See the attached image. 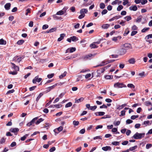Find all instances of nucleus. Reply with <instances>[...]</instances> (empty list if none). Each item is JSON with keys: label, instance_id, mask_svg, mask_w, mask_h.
Wrapping results in <instances>:
<instances>
[{"label": "nucleus", "instance_id": "obj_1", "mask_svg": "<svg viewBox=\"0 0 152 152\" xmlns=\"http://www.w3.org/2000/svg\"><path fill=\"white\" fill-rule=\"evenodd\" d=\"M145 136V133H139L137 132L134 134L132 137V138L135 139H141L144 137Z\"/></svg>", "mask_w": 152, "mask_h": 152}, {"label": "nucleus", "instance_id": "obj_2", "mask_svg": "<svg viewBox=\"0 0 152 152\" xmlns=\"http://www.w3.org/2000/svg\"><path fill=\"white\" fill-rule=\"evenodd\" d=\"M11 70H14L15 71H10L9 72L10 74H12L13 75H16L18 73V72L19 71V67H11Z\"/></svg>", "mask_w": 152, "mask_h": 152}, {"label": "nucleus", "instance_id": "obj_3", "mask_svg": "<svg viewBox=\"0 0 152 152\" xmlns=\"http://www.w3.org/2000/svg\"><path fill=\"white\" fill-rule=\"evenodd\" d=\"M114 86L115 88H118L126 87V86L123 83L119 82H117L115 83Z\"/></svg>", "mask_w": 152, "mask_h": 152}, {"label": "nucleus", "instance_id": "obj_4", "mask_svg": "<svg viewBox=\"0 0 152 152\" xmlns=\"http://www.w3.org/2000/svg\"><path fill=\"white\" fill-rule=\"evenodd\" d=\"M123 48L127 50H128L132 48V45L129 43H125L123 45Z\"/></svg>", "mask_w": 152, "mask_h": 152}, {"label": "nucleus", "instance_id": "obj_5", "mask_svg": "<svg viewBox=\"0 0 152 152\" xmlns=\"http://www.w3.org/2000/svg\"><path fill=\"white\" fill-rule=\"evenodd\" d=\"M86 107L88 110H91L92 111L95 110L97 107L96 106H91L90 104H87L86 105Z\"/></svg>", "mask_w": 152, "mask_h": 152}, {"label": "nucleus", "instance_id": "obj_6", "mask_svg": "<svg viewBox=\"0 0 152 152\" xmlns=\"http://www.w3.org/2000/svg\"><path fill=\"white\" fill-rule=\"evenodd\" d=\"M24 58V57L23 56L22 57H19V56H15L13 58V59L16 62L19 63L22 59L23 58Z\"/></svg>", "mask_w": 152, "mask_h": 152}, {"label": "nucleus", "instance_id": "obj_7", "mask_svg": "<svg viewBox=\"0 0 152 152\" xmlns=\"http://www.w3.org/2000/svg\"><path fill=\"white\" fill-rule=\"evenodd\" d=\"M106 64H107V65L105 66H110L111 65L110 64L107 63V61H103L99 65L96 66H101Z\"/></svg>", "mask_w": 152, "mask_h": 152}, {"label": "nucleus", "instance_id": "obj_8", "mask_svg": "<svg viewBox=\"0 0 152 152\" xmlns=\"http://www.w3.org/2000/svg\"><path fill=\"white\" fill-rule=\"evenodd\" d=\"M42 80V78H39L38 76H37L33 80L32 82L33 83H36L37 82H39Z\"/></svg>", "mask_w": 152, "mask_h": 152}, {"label": "nucleus", "instance_id": "obj_9", "mask_svg": "<svg viewBox=\"0 0 152 152\" xmlns=\"http://www.w3.org/2000/svg\"><path fill=\"white\" fill-rule=\"evenodd\" d=\"M57 84H56L52 86L46 88V91L47 92L50 91L51 90L53 89L55 87L57 86Z\"/></svg>", "mask_w": 152, "mask_h": 152}, {"label": "nucleus", "instance_id": "obj_10", "mask_svg": "<svg viewBox=\"0 0 152 152\" xmlns=\"http://www.w3.org/2000/svg\"><path fill=\"white\" fill-rule=\"evenodd\" d=\"M102 149L104 151H110L111 150V148L110 146H107L102 147Z\"/></svg>", "mask_w": 152, "mask_h": 152}, {"label": "nucleus", "instance_id": "obj_11", "mask_svg": "<svg viewBox=\"0 0 152 152\" xmlns=\"http://www.w3.org/2000/svg\"><path fill=\"white\" fill-rule=\"evenodd\" d=\"M126 50L124 48H123L119 51V54L121 55H123L126 53Z\"/></svg>", "mask_w": 152, "mask_h": 152}, {"label": "nucleus", "instance_id": "obj_12", "mask_svg": "<svg viewBox=\"0 0 152 152\" xmlns=\"http://www.w3.org/2000/svg\"><path fill=\"white\" fill-rule=\"evenodd\" d=\"M105 113L103 112H98L95 113V114L96 116H102L104 115Z\"/></svg>", "mask_w": 152, "mask_h": 152}, {"label": "nucleus", "instance_id": "obj_13", "mask_svg": "<svg viewBox=\"0 0 152 152\" xmlns=\"http://www.w3.org/2000/svg\"><path fill=\"white\" fill-rule=\"evenodd\" d=\"M11 4L10 3H7L4 5V8L6 10H8L10 9L11 7Z\"/></svg>", "mask_w": 152, "mask_h": 152}, {"label": "nucleus", "instance_id": "obj_14", "mask_svg": "<svg viewBox=\"0 0 152 152\" xmlns=\"http://www.w3.org/2000/svg\"><path fill=\"white\" fill-rule=\"evenodd\" d=\"M19 130V129L18 128H11L10 131L12 132L15 133L18 132Z\"/></svg>", "mask_w": 152, "mask_h": 152}, {"label": "nucleus", "instance_id": "obj_15", "mask_svg": "<svg viewBox=\"0 0 152 152\" xmlns=\"http://www.w3.org/2000/svg\"><path fill=\"white\" fill-rule=\"evenodd\" d=\"M65 34H61L60 35V37L58 39V41H61V40L63 39L64 37L65 36Z\"/></svg>", "mask_w": 152, "mask_h": 152}, {"label": "nucleus", "instance_id": "obj_16", "mask_svg": "<svg viewBox=\"0 0 152 152\" xmlns=\"http://www.w3.org/2000/svg\"><path fill=\"white\" fill-rule=\"evenodd\" d=\"M80 14L87 13L88 12V10L86 9H82L80 12Z\"/></svg>", "mask_w": 152, "mask_h": 152}, {"label": "nucleus", "instance_id": "obj_17", "mask_svg": "<svg viewBox=\"0 0 152 152\" xmlns=\"http://www.w3.org/2000/svg\"><path fill=\"white\" fill-rule=\"evenodd\" d=\"M84 98L83 97H81L78 99H75V103H78L80 102L83 101L84 100Z\"/></svg>", "mask_w": 152, "mask_h": 152}, {"label": "nucleus", "instance_id": "obj_18", "mask_svg": "<svg viewBox=\"0 0 152 152\" xmlns=\"http://www.w3.org/2000/svg\"><path fill=\"white\" fill-rule=\"evenodd\" d=\"M130 10L136 11L137 10V8L136 5H134L133 7H130L129 8Z\"/></svg>", "mask_w": 152, "mask_h": 152}, {"label": "nucleus", "instance_id": "obj_19", "mask_svg": "<svg viewBox=\"0 0 152 152\" xmlns=\"http://www.w3.org/2000/svg\"><path fill=\"white\" fill-rule=\"evenodd\" d=\"M90 47L91 48H96L98 47V46L96 45L94 42L90 45Z\"/></svg>", "mask_w": 152, "mask_h": 152}, {"label": "nucleus", "instance_id": "obj_20", "mask_svg": "<svg viewBox=\"0 0 152 152\" xmlns=\"http://www.w3.org/2000/svg\"><path fill=\"white\" fill-rule=\"evenodd\" d=\"M110 26V25L108 24H105L102 26V27L103 28L106 29L108 28Z\"/></svg>", "mask_w": 152, "mask_h": 152}, {"label": "nucleus", "instance_id": "obj_21", "mask_svg": "<svg viewBox=\"0 0 152 152\" xmlns=\"http://www.w3.org/2000/svg\"><path fill=\"white\" fill-rule=\"evenodd\" d=\"M71 40L73 42H75L78 40V38L76 36H73L70 37Z\"/></svg>", "mask_w": 152, "mask_h": 152}, {"label": "nucleus", "instance_id": "obj_22", "mask_svg": "<svg viewBox=\"0 0 152 152\" xmlns=\"http://www.w3.org/2000/svg\"><path fill=\"white\" fill-rule=\"evenodd\" d=\"M128 61L130 64H134L135 62V59L134 58H131Z\"/></svg>", "mask_w": 152, "mask_h": 152}, {"label": "nucleus", "instance_id": "obj_23", "mask_svg": "<svg viewBox=\"0 0 152 152\" xmlns=\"http://www.w3.org/2000/svg\"><path fill=\"white\" fill-rule=\"evenodd\" d=\"M127 104H124L121 105V106H119L117 108V109L120 110L123 108L125 106H127Z\"/></svg>", "mask_w": 152, "mask_h": 152}, {"label": "nucleus", "instance_id": "obj_24", "mask_svg": "<svg viewBox=\"0 0 152 152\" xmlns=\"http://www.w3.org/2000/svg\"><path fill=\"white\" fill-rule=\"evenodd\" d=\"M93 55L91 54H89L88 55H86L84 57V58L85 60H87L88 59H89L92 56H93Z\"/></svg>", "mask_w": 152, "mask_h": 152}, {"label": "nucleus", "instance_id": "obj_25", "mask_svg": "<svg viewBox=\"0 0 152 152\" xmlns=\"http://www.w3.org/2000/svg\"><path fill=\"white\" fill-rule=\"evenodd\" d=\"M105 69L103 68H101L99 70H97V72L98 74H100L104 72Z\"/></svg>", "mask_w": 152, "mask_h": 152}, {"label": "nucleus", "instance_id": "obj_26", "mask_svg": "<svg viewBox=\"0 0 152 152\" xmlns=\"http://www.w3.org/2000/svg\"><path fill=\"white\" fill-rule=\"evenodd\" d=\"M64 13V11L61 10L58 12L56 13V15H63Z\"/></svg>", "mask_w": 152, "mask_h": 152}, {"label": "nucleus", "instance_id": "obj_27", "mask_svg": "<svg viewBox=\"0 0 152 152\" xmlns=\"http://www.w3.org/2000/svg\"><path fill=\"white\" fill-rule=\"evenodd\" d=\"M24 42V41L23 39L18 40L17 42V44L18 45H22Z\"/></svg>", "mask_w": 152, "mask_h": 152}, {"label": "nucleus", "instance_id": "obj_28", "mask_svg": "<svg viewBox=\"0 0 152 152\" xmlns=\"http://www.w3.org/2000/svg\"><path fill=\"white\" fill-rule=\"evenodd\" d=\"M69 48V53H72V52L75 51L76 50V49L75 48V47H72V48Z\"/></svg>", "mask_w": 152, "mask_h": 152}, {"label": "nucleus", "instance_id": "obj_29", "mask_svg": "<svg viewBox=\"0 0 152 152\" xmlns=\"http://www.w3.org/2000/svg\"><path fill=\"white\" fill-rule=\"evenodd\" d=\"M150 29V28L148 27V28H144L143 29H142L141 30V32L142 33H145V32L146 31H148Z\"/></svg>", "mask_w": 152, "mask_h": 152}, {"label": "nucleus", "instance_id": "obj_30", "mask_svg": "<svg viewBox=\"0 0 152 152\" xmlns=\"http://www.w3.org/2000/svg\"><path fill=\"white\" fill-rule=\"evenodd\" d=\"M56 15H54L53 16L55 20L61 19L62 18L61 17H59L56 16Z\"/></svg>", "mask_w": 152, "mask_h": 152}, {"label": "nucleus", "instance_id": "obj_31", "mask_svg": "<svg viewBox=\"0 0 152 152\" xmlns=\"http://www.w3.org/2000/svg\"><path fill=\"white\" fill-rule=\"evenodd\" d=\"M150 122L151 123L150 124L151 125V124L152 123V121H151V122L149 121H145L143 122V124L145 125L146 126L148 125Z\"/></svg>", "mask_w": 152, "mask_h": 152}, {"label": "nucleus", "instance_id": "obj_32", "mask_svg": "<svg viewBox=\"0 0 152 152\" xmlns=\"http://www.w3.org/2000/svg\"><path fill=\"white\" fill-rule=\"evenodd\" d=\"M6 42L3 39H0V45H5Z\"/></svg>", "mask_w": 152, "mask_h": 152}, {"label": "nucleus", "instance_id": "obj_33", "mask_svg": "<svg viewBox=\"0 0 152 152\" xmlns=\"http://www.w3.org/2000/svg\"><path fill=\"white\" fill-rule=\"evenodd\" d=\"M100 8L101 9H103L105 8V5L104 3H101L99 4Z\"/></svg>", "mask_w": 152, "mask_h": 152}, {"label": "nucleus", "instance_id": "obj_34", "mask_svg": "<svg viewBox=\"0 0 152 152\" xmlns=\"http://www.w3.org/2000/svg\"><path fill=\"white\" fill-rule=\"evenodd\" d=\"M28 134H26L23 137H21L20 138L21 140L22 141L24 140L28 136Z\"/></svg>", "mask_w": 152, "mask_h": 152}, {"label": "nucleus", "instance_id": "obj_35", "mask_svg": "<svg viewBox=\"0 0 152 152\" xmlns=\"http://www.w3.org/2000/svg\"><path fill=\"white\" fill-rule=\"evenodd\" d=\"M61 106V105L59 104H55V105H51L50 107H56L57 108H59Z\"/></svg>", "mask_w": 152, "mask_h": 152}, {"label": "nucleus", "instance_id": "obj_36", "mask_svg": "<svg viewBox=\"0 0 152 152\" xmlns=\"http://www.w3.org/2000/svg\"><path fill=\"white\" fill-rule=\"evenodd\" d=\"M66 73L67 72H64L61 75L59 76V78L60 79H61L63 78L66 75Z\"/></svg>", "mask_w": 152, "mask_h": 152}, {"label": "nucleus", "instance_id": "obj_37", "mask_svg": "<svg viewBox=\"0 0 152 152\" xmlns=\"http://www.w3.org/2000/svg\"><path fill=\"white\" fill-rule=\"evenodd\" d=\"M124 19H125L127 21L131 20L132 19L131 17L130 16H127L124 17Z\"/></svg>", "mask_w": 152, "mask_h": 152}, {"label": "nucleus", "instance_id": "obj_38", "mask_svg": "<svg viewBox=\"0 0 152 152\" xmlns=\"http://www.w3.org/2000/svg\"><path fill=\"white\" fill-rule=\"evenodd\" d=\"M127 87L129 88H135V86L134 85H133L132 84L129 83L127 85Z\"/></svg>", "mask_w": 152, "mask_h": 152}, {"label": "nucleus", "instance_id": "obj_39", "mask_svg": "<svg viewBox=\"0 0 152 152\" xmlns=\"http://www.w3.org/2000/svg\"><path fill=\"white\" fill-rule=\"evenodd\" d=\"M72 105V103L71 102H69L65 105V107L66 108L68 107H71Z\"/></svg>", "mask_w": 152, "mask_h": 152}, {"label": "nucleus", "instance_id": "obj_40", "mask_svg": "<svg viewBox=\"0 0 152 152\" xmlns=\"http://www.w3.org/2000/svg\"><path fill=\"white\" fill-rule=\"evenodd\" d=\"M137 148V145H135L133 147H130L129 149V150L130 151H133L135 150Z\"/></svg>", "mask_w": 152, "mask_h": 152}, {"label": "nucleus", "instance_id": "obj_41", "mask_svg": "<svg viewBox=\"0 0 152 152\" xmlns=\"http://www.w3.org/2000/svg\"><path fill=\"white\" fill-rule=\"evenodd\" d=\"M123 8V7L122 5H119L117 8V10L118 11H120Z\"/></svg>", "mask_w": 152, "mask_h": 152}, {"label": "nucleus", "instance_id": "obj_42", "mask_svg": "<svg viewBox=\"0 0 152 152\" xmlns=\"http://www.w3.org/2000/svg\"><path fill=\"white\" fill-rule=\"evenodd\" d=\"M142 19V17L139 16L138 18H137L136 20V22L137 23H140V22Z\"/></svg>", "mask_w": 152, "mask_h": 152}, {"label": "nucleus", "instance_id": "obj_43", "mask_svg": "<svg viewBox=\"0 0 152 152\" xmlns=\"http://www.w3.org/2000/svg\"><path fill=\"white\" fill-rule=\"evenodd\" d=\"M44 120L42 118H40L36 122V124H38L40 123L41 122L43 121Z\"/></svg>", "mask_w": 152, "mask_h": 152}, {"label": "nucleus", "instance_id": "obj_44", "mask_svg": "<svg viewBox=\"0 0 152 152\" xmlns=\"http://www.w3.org/2000/svg\"><path fill=\"white\" fill-rule=\"evenodd\" d=\"M152 38V34H151L147 35L145 38V39H148L149 38Z\"/></svg>", "mask_w": 152, "mask_h": 152}, {"label": "nucleus", "instance_id": "obj_45", "mask_svg": "<svg viewBox=\"0 0 152 152\" xmlns=\"http://www.w3.org/2000/svg\"><path fill=\"white\" fill-rule=\"evenodd\" d=\"M129 32V30L128 28H127L126 29V31H125V32L124 34V36H126L127 35Z\"/></svg>", "mask_w": 152, "mask_h": 152}, {"label": "nucleus", "instance_id": "obj_46", "mask_svg": "<svg viewBox=\"0 0 152 152\" xmlns=\"http://www.w3.org/2000/svg\"><path fill=\"white\" fill-rule=\"evenodd\" d=\"M6 139L4 137H2L0 141V143L1 144H3L5 142Z\"/></svg>", "mask_w": 152, "mask_h": 152}, {"label": "nucleus", "instance_id": "obj_47", "mask_svg": "<svg viewBox=\"0 0 152 152\" xmlns=\"http://www.w3.org/2000/svg\"><path fill=\"white\" fill-rule=\"evenodd\" d=\"M120 123L121 122L119 121H115L113 123V124L115 126H118L120 124Z\"/></svg>", "mask_w": 152, "mask_h": 152}, {"label": "nucleus", "instance_id": "obj_48", "mask_svg": "<svg viewBox=\"0 0 152 152\" xmlns=\"http://www.w3.org/2000/svg\"><path fill=\"white\" fill-rule=\"evenodd\" d=\"M125 111L123 110L121 111V114L120 115V116H124L125 115Z\"/></svg>", "mask_w": 152, "mask_h": 152}, {"label": "nucleus", "instance_id": "obj_49", "mask_svg": "<svg viewBox=\"0 0 152 152\" xmlns=\"http://www.w3.org/2000/svg\"><path fill=\"white\" fill-rule=\"evenodd\" d=\"M93 139L94 140L98 139L102 140V137L101 136H96L95 137H94Z\"/></svg>", "mask_w": 152, "mask_h": 152}, {"label": "nucleus", "instance_id": "obj_50", "mask_svg": "<svg viewBox=\"0 0 152 152\" xmlns=\"http://www.w3.org/2000/svg\"><path fill=\"white\" fill-rule=\"evenodd\" d=\"M139 116L138 115H133L131 116V118L132 119L134 120L135 118H138Z\"/></svg>", "mask_w": 152, "mask_h": 152}, {"label": "nucleus", "instance_id": "obj_51", "mask_svg": "<svg viewBox=\"0 0 152 152\" xmlns=\"http://www.w3.org/2000/svg\"><path fill=\"white\" fill-rule=\"evenodd\" d=\"M81 14L78 16V18L80 19H81L83 18L85 15L84 13Z\"/></svg>", "mask_w": 152, "mask_h": 152}, {"label": "nucleus", "instance_id": "obj_52", "mask_svg": "<svg viewBox=\"0 0 152 152\" xmlns=\"http://www.w3.org/2000/svg\"><path fill=\"white\" fill-rule=\"evenodd\" d=\"M42 95L43 94L42 93H40L37 97V98L36 99V101L37 102L39 99L41 97V96H42Z\"/></svg>", "mask_w": 152, "mask_h": 152}, {"label": "nucleus", "instance_id": "obj_53", "mask_svg": "<svg viewBox=\"0 0 152 152\" xmlns=\"http://www.w3.org/2000/svg\"><path fill=\"white\" fill-rule=\"evenodd\" d=\"M152 146V145L151 144H147L146 145V148L147 149H149Z\"/></svg>", "mask_w": 152, "mask_h": 152}, {"label": "nucleus", "instance_id": "obj_54", "mask_svg": "<svg viewBox=\"0 0 152 152\" xmlns=\"http://www.w3.org/2000/svg\"><path fill=\"white\" fill-rule=\"evenodd\" d=\"M54 75V74L52 73L48 75L47 77L49 79L52 78Z\"/></svg>", "mask_w": 152, "mask_h": 152}, {"label": "nucleus", "instance_id": "obj_55", "mask_svg": "<svg viewBox=\"0 0 152 152\" xmlns=\"http://www.w3.org/2000/svg\"><path fill=\"white\" fill-rule=\"evenodd\" d=\"M48 27V25L47 24H45L43 26L42 28L43 29H46Z\"/></svg>", "mask_w": 152, "mask_h": 152}, {"label": "nucleus", "instance_id": "obj_56", "mask_svg": "<svg viewBox=\"0 0 152 152\" xmlns=\"http://www.w3.org/2000/svg\"><path fill=\"white\" fill-rule=\"evenodd\" d=\"M133 121L130 119H129L126 120V124H129L132 123Z\"/></svg>", "mask_w": 152, "mask_h": 152}, {"label": "nucleus", "instance_id": "obj_57", "mask_svg": "<svg viewBox=\"0 0 152 152\" xmlns=\"http://www.w3.org/2000/svg\"><path fill=\"white\" fill-rule=\"evenodd\" d=\"M15 91V90L14 89H12L11 90H9L8 91L7 93V94H11L13 93Z\"/></svg>", "mask_w": 152, "mask_h": 152}, {"label": "nucleus", "instance_id": "obj_58", "mask_svg": "<svg viewBox=\"0 0 152 152\" xmlns=\"http://www.w3.org/2000/svg\"><path fill=\"white\" fill-rule=\"evenodd\" d=\"M137 33V31H132L131 33V36H133L135 35Z\"/></svg>", "mask_w": 152, "mask_h": 152}, {"label": "nucleus", "instance_id": "obj_59", "mask_svg": "<svg viewBox=\"0 0 152 152\" xmlns=\"http://www.w3.org/2000/svg\"><path fill=\"white\" fill-rule=\"evenodd\" d=\"M112 144L113 145H117L119 144V142L117 141H114L112 143Z\"/></svg>", "mask_w": 152, "mask_h": 152}, {"label": "nucleus", "instance_id": "obj_60", "mask_svg": "<svg viewBox=\"0 0 152 152\" xmlns=\"http://www.w3.org/2000/svg\"><path fill=\"white\" fill-rule=\"evenodd\" d=\"M107 12V11L106 9H104L102 12V15L105 14Z\"/></svg>", "mask_w": 152, "mask_h": 152}, {"label": "nucleus", "instance_id": "obj_61", "mask_svg": "<svg viewBox=\"0 0 152 152\" xmlns=\"http://www.w3.org/2000/svg\"><path fill=\"white\" fill-rule=\"evenodd\" d=\"M56 28H52L50 29V33L53 32L54 31H55L56 30Z\"/></svg>", "mask_w": 152, "mask_h": 152}, {"label": "nucleus", "instance_id": "obj_62", "mask_svg": "<svg viewBox=\"0 0 152 152\" xmlns=\"http://www.w3.org/2000/svg\"><path fill=\"white\" fill-rule=\"evenodd\" d=\"M73 123L74 125L77 126L79 124V122L77 121H73Z\"/></svg>", "mask_w": 152, "mask_h": 152}, {"label": "nucleus", "instance_id": "obj_63", "mask_svg": "<svg viewBox=\"0 0 152 152\" xmlns=\"http://www.w3.org/2000/svg\"><path fill=\"white\" fill-rule=\"evenodd\" d=\"M141 126V124H135L134 127L135 128L138 129Z\"/></svg>", "mask_w": 152, "mask_h": 152}, {"label": "nucleus", "instance_id": "obj_64", "mask_svg": "<svg viewBox=\"0 0 152 152\" xmlns=\"http://www.w3.org/2000/svg\"><path fill=\"white\" fill-rule=\"evenodd\" d=\"M56 150V148L54 147H53L50 148L49 150L50 152H53Z\"/></svg>", "mask_w": 152, "mask_h": 152}]
</instances>
